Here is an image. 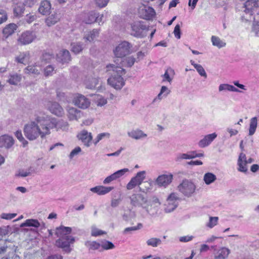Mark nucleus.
Returning a JSON list of instances; mask_svg holds the SVG:
<instances>
[{
  "label": "nucleus",
  "mask_w": 259,
  "mask_h": 259,
  "mask_svg": "<svg viewBox=\"0 0 259 259\" xmlns=\"http://www.w3.org/2000/svg\"><path fill=\"white\" fill-rule=\"evenodd\" d=\"M46 119L38 117L35 121H31L26 125L24 127V133L25 137L30 141L37 139L39 136L44 137L49 134L48 127L46 124Z\"/></svg>",
  "instance_id": "f257e3e1"
},
{
  "label": "nucleus",
  "mask_w": 259,
  "mask_h": 259,
  "mask_svg": "<svg viewBox=\"0 0 259 259\" xmlns=\"http://www.w3.org/2000/svg\"><path fill=\"white\" fill-rule=\"evenodd\" d=\"M122 66H106V72L111 76L107 80L108 84L117 90H120L125 84L122 77L126 73L125 69Z\"/></svg>",
  "instance_id": "f03ea898"
},
{
  "label": "nucleus",
  "mask_w": 259,
  "mask_h": 259,
  "mask_svg": "<svg viewBox=\"0 0 259 259\" xmlns=\"http://www.w3.org/2000/svg\"><path fill=\"white\" fill-rule=\"evenodd\" d=\"M71 231V228L68 227L61 226L56 228V235L59 237L56 241V245L67 253L71 251L70 244L74 242V238L69 235Z\"/></svg>",
  "instance_id": "7ed1b4c3"
},
{
  "label": "nucleus",
  "mask_w": 259,
  "mask_h": 259,
  "mask_svg": "<svg viewBox=\"0 0 259 259\" xmlns=\"http://www.w3.org/2000/svg\"><path fill=\"white\" fill-rule=\"evenodd\" d=\"M196 187L190 180L185 179L178 186V190L184 196L190 197L195 192Z\"/></svg>",
  "instance_id": "20e7f679"
},
{
  "label": "nucleus",
  "mask_w": 259,
  "mask_h": 259,
  "mask_svg": "<svg viewBox=\"0 0 259 259\" xmlns=\"http://www.w3.org/2000/svg\"><path fill=\"white\" fill-rule=\"evenodd\" d=\"M132 45L128 41H123L118 44L113 50L114 56L122 59L131 53Z\"/></svg>",
  "instance_id": "39448f33"
},
{
  "label": "nucleus",
  "mask_w": 259,
  "mask_h": 259,
  "mask_svg": "<svg viewBox=\"0 0 259 259\" xmlns=\"http://www.w3.org/2000/svg\"><path fill=\"white\" fill-rule=\"evenodd\" d=\"M46 124L48 127V132L50 129L56 128L57 131L62 130L63 131H66L68 130L69 125L67 122L63 120L57 121L56 119L52 118L51 120L46 119Z\"/></svg>",
  "instance_id": "423d86ee"
},
{
  "label": "nucleus",
  "mask_w": 259,
  "mask_h": 259,
  "mask_svg": "<svg viewBox=\"0 0 259 259\" xmlns=\"http://www.w3.org/2000/svg\"><path fill=\"white\" fill-rule=\"evenodd\" d=\"M257 7V0H247L244 3V12L245 14L242 16V19L250 21L251 19L253 10Z\"/></svg>",
  "instance_id": "0eeeda50"
},
{
  "label": "nucleus",
  "mask_w": 259,
  "mask_h": 259,
  "mask_svg": "<svg viewBox=\"0 0 259 259\" xmlns=\"http://www.w3.org/2000/svg\"><path fill=\"white\" fill-rule=\"evenodd\" d=\"M146 172L144 170L137 172L136 175L133 177L126 185V189L132 190L136 186L139 187L146 178Z\"/></svg>",
  "instance_id": "6e6552de"
},
{
  "label": "nucleus",
  "mask_w": 259,
  "mask_h": 259,
  "mask_svg": "<svg viewBox=\"0 0 259 259\" xmlns=\"http://www.w3.org/2000/svg\"><path fill=\"white\" fill-rule=\"evenodd\" d=\"M179 200V198L177 194L175 193H171L166 199L164 211L166 213H170L173 211L178 205Z\"/></svg>",
  "instance_id": "1a4fd4ad"
},
{
  "label": "nucleus",
  "mask_w": 259,
  "mask_h": 259,
  "mask_svg": "<svg viewBox=\"0 0 259 259\" xmlns=\"http://www.w3.org/2000/svg\"><path fill=\"white\" fill-rule=\"evenodd\" d=\"M36 36L33 31H26L19 35L17 42L19 45H26L31 43Z\"/></svg>",
  "instance_id": "9d476101"
},
{
  "label": "nucleus",
  "mask_w": 259,
  "mask_h": 259,
  "mask_svg": "<svg viewBox=\"0 0 259 259\" xmlns=\"http://www.w3.org/2000/svg\"><path fill=\"white\" fill-rule=\"evenodd\" d=\"M131 204L134 207L143 208L148 202L147 197L141 194H134L130 198Z\"/></svg>",
  "instance_id": "9b49d317"
},
{
  "label": "nucleus",
  "mask_w": 259,
  "mask_h": 259,
  "mask_svg": "<svg viewBox=\"0 0 259 259\" xmlns=\"http://www.w3.org/2000/svg\"><path fill=\"white\" fill-rule=\"evenodd\" d=\"M160 204L158 199L155 198L152 202L148 201L142 208L145 210L147 214L153 217L157 214Z\"/></svg>",
  "instance_id": "f8f14e48"
},
{
  "label": "nucleus",
  "mask_w": 259,
  "mask_h": 259,
  "mask_svg": "<svg viewBox=\"0 0 259 259\" xmlns=\"http://www.w3.org/2000/svg\"><path fill=\"white\" fill-rule=\"evenodd\" d=\"M173 180V175L171 174H163L159 176L155 180V184L159 187L166 188Z\"/></svg>",
  "instance_id": "ddd939ff"
},
{
  "label": "nucleus",
  "mask_w": 259,
  "mask_h": 259,
  "mask_svg": "<svg viewBox=\"0 0 259 259\" xmlns=\"http://www.w3.org/2000/svg\"><path fill=\"white\" fill-rule=\"evenodd\" d=\"M132 35L136 37H142L144 36L143 31L146 29V26L141 21L135 22L131 25Z\"/></svg>",
  "instance_id": "4468645a"
},
{
  "label": "nucleus",
  "mask_w": 259,
  "mask_h": 259,
  "mask_svg": "<svg viewBox=\"0 0 259 259\" xmlns=\"http://www.w3.org/2000/svg\"><path fill=\"white\" fill-rule=\"evenodd\" d=\"M46 106L52 114L57 116H62L64 114L63 108L56 102L49 101L46 104Z\"/></svg>",
  "instance_id": "2eb2a0df"
},
{
  "label": "nucleus",
  "mask_w": 259,
  "mask_h": 259,
  "mask_svg": "<svg viewBox=\"0 0 259 259\" xmlns=\"http://www.w3.org/2000/svg\"><path fill=\"white\" fill-rule=\"evenodd\" d=\"M139 14L143 19L150 20L155 15V12L152 8L143 6L139 8Z\"/></svg>",
  "instance_id": "dca6fc26"
},
{
  "label": "nucleus",
  "mask_w": 259,
  "mask_h": 259,
  "mask_svg": "<svg viewBox=\"0 0 259 259\" xmlns=\"http://www.w3.org/2000/svg\"><path fill=\"white\" fill-rule=\"evenodd\" d=\"M73 103L76 106L82 109H86L90 105V100L83 95L80 94L74 98Z\"/></svg>",
  "instance_id": "f3484780"
},
{
  "label": "nucleus",
  "mask_w": 259,
  "mask_h": 259,
  "mask_svg": "<svg viewBox=\"0 0 259 259\" xmlns=\"http://www.w3.org/2000/svg\"><path fill=\"white\" fill-rule=\"evenodd\" d=\"M77 137L87 147L90 146L91 142L93 139L92 133L88 132L86 130L81 131L78 134Z\"/></svg>",
  "instance_id": "a211bd4d"
},
{
  "label": "nucleus",
  "mask_w": 259,
  "mask_h": 259,
  "mask_svg": "<svg viewBox=\"0 0 259 259\" xmlns=\"http://www.w3.org/2000/svg\"><path fill=\"white\" fill-rule=\"evenodd\" d=\"M57 61L62 64L68 63L71 61V56L69 52L65 49L61 50L57 55Z\"/></svg>",
  "instance_id": "6ab92c4d"
},
{
  "label": "nucleus",
  "mask_w": 259,
  "mask_h": 259,
  "mask_svg": "<svg viewBox=\"0 0 259 259\" xmlns=\"http://www.w3.org/2000/svg\"><path fill=\"white\" fill-rule=\"evenodd\" d=\"M14 144V140L12 137L4 135L0 137V147H5L7 149L11 148Z\"/></svg>",
  "instance_id": "aec40b11"
},
{
  "label": "nucleus",
  "mask_w": 259,
  "mask_h": 259,
  "mask_svg": "<svg viewBox=\"0 0 259 259\" xmlns=\"http://www.w3.org/2000/svg\"><path fill=\"white\" fill-rule=\"evenodd\" d=\"M45 19V23L48 27H51L58 23L60 19V16L56 12L50 13Z\"/></svg>",
  "instance_id": "412c9836"
},
{
  "label": "nucleus",
  "mask_w": 259,
  "mask_h": 259,
  "mask_svg": "<svg viewBox=\"0 0 259 259\" xmlns=\"http://www.w3.org/2000/svg\"><path fill=\"white\" fill-rule=\"evenodd\" d=\"M52 6L50 1L44 0L40 2L38 8V12L42 15H47L51 12Z\"/></svg>",
  "instance_id": "4be33fe9"
},
{
  "label": "nucleus",
  "mask_w": 259,
  "mask_h": 259,
  "mask_svg": "<svg viewBox=\"0 0 259 259\" xmlns=\"http://www.w3.org/2000/svg\"><path fill=\"white\" fill-rule=\"evenodd\" d=\"M113 187H105L104 186H97L95 187L91 188L90 191L94 193H96L99 195H105L113 189Z\"/></svg>",
  "instance_id": "5701e85b"
},
{
  "label": "nucleus",
  "mask_w": 259,
  "mask_h": 259,
  "mask_svg": "<svg viewBox=\"0 0 259 259\" xmlns=\"http://www.w3.org/2000/svg\"><path fill=\"white\" fill-rule=\"evenodd\" d=\"M217 135L214 133L206 135L198 142V146L200 148H204L208 146L217 137Z\"/></svg>",
  "instance_id": "b1692460"
},
{
  "label": "nucleus",
  "mask_w": 259,
  "mask_h": 259,
  "mask_svg": "<svg viewBox=\"0 0 259 259\" xmlns=\"http://www.w3.org/2000/svg\"><path fill=\"white\" fill-rule=\"evenodd\" d=\"M230 253L231 250L230 249L226 247H222L214 253V258L227 259Z\"/></svg>",
  "instance_id": "393cba45"
},
{
  "label": "nucleus",
  "mask_w": 259,
  "mask_h": 259,
  "mask_svg": "<svg viewBox=\"0 0 259 259\" xmlns=\"http://www.w3.org/2000/svg\"><path fill=\"white\" fill-rule=\"evenodd\" d=\"M128 136L133 139L139 140L147 137L142 130L139 129L132 130L127 133Z\"/></svg>",
  "instance_id": "a878e982"
},
{
  "label": "nucleus",
  "mask_w": 259,
  "mask_h": 259,
  "mask_svg": "<svg viewBox=\"0 0 259 259\" xmlns=\"http://www.w3.org/2000/svg\"><path fill=\"white\" fill-rule=\"evenodd\" d=\"M17 28V26L14 23H10L6 25L3 30L4 36L6 38L8 37L14 33Z\"/></svg>",
  "instance_id": "bb28decb"
},
{
  "label": "nucleus",
  "mask_w": 259,
  "mask_h": 259,
  "mask_svg": "<svg viewBox=\"0 0 259 259\" xmlns=\"http://www.w3.org/2000/svg\"><path fill=\"white\" fill-rule=\"evenodd\" d=\"M68 117L70 120H77L80 117V112L74 107L68 109Z\"/></svg>",
  "instance_id": "cd10ccee"
},
{
  "label": "nucleus",
  "mask_w": 259,
  "mask_h": 259,
  "mask_svg": "<svg viewBox=\"0 0 259 259\" xmlns=\"http://www.w3.org/2000/svg\"><path fill=\"white\" fill-rule=\"evenodd\" d=\"M175 74V72L174 69L171 68L170 67L168 68L163 75H162V81H167L169 83L172 81L174 76Z\"/></svg>",
  "instance_id": "c85d7f7f"
},
{
  "label": "nucleus",
  "mask_w": 259,
  "mask_h": 259,
  "mask_svg": "<svg viewBox=\"0 0 259 259\" xmlns=\"http://www.w3.org/2000/svg\"><path fill=\"white\" fill-rule=\"evenodd\" d=\"M85 48V45L81 42H75L71 44V51L75 54L80 53Z\"/></svg>",
  "instance_id": "c756f323"
},
{
  "label": "nucleus",
  "mask_w": 259,
  "mask_h": 259,
  "mask_svg": "<svg viewBox=\"0 0 259 259\" xmlns=\"http://www.w3.org/2000/svg\"><path fill=\"white\" fill-rule=\"evenodd\" d=\"M99 34V30L97 29H94L92 31L89 32L87 34H86L83 38L86 41L92 42L96 39L97 37H98Z\"/></svg>",
  "instance_id": "7c9ffc66"
},
{
  "label": "nucleus",
  "mask_w": 259,
  "mask_h": 259,
  "mask_svg": "<svg viewBox=\"0 0 259 259\" xmlns=\"http://www.w3.org/2000/svg\"><path fill=\"white\" fill-rule=\"evenodd\" d=\"M97 13L95 11H91L87 14H84L83 21L86 24H92L95 22L96 17Z\"/></svg>",
  "instance_id": "2f4dec72"
},
{
  "label": "nucleus",
  "mask_w": 259,
  "mask_h": 259,
  "mask_svg": "<svg viewBox=\"0 0 259 259\" xmlns=\"http://www.w3.org/2000/svg\"><path fill=\"white\" fill-rule=\"evenodd\" d=\"M29 57L30 55L28 52H23L20 53L19 56L16 58V60L18 63L25 64L28 63Z\"/></svg>",
  "instance_id": "473e14b6"
},
{
  "label": "nucleus",
  "mask_w": 259,
  "mask_h": 259,
  "mask_svg": "<svg viewBox=\"0 0 259 259\" xmlns=\"http://www.w3.org/2000/svg\"><path fill=\"white\" fill-rule=\"evenodd\" d=\"M40 223L37 220L35 219H27L20 225L21 227H33L34 228H38L40 226Z\"/></svg>",
  "instance_id": "72a5a7b5"
},
{
  "label": "nucleus",
  "mask_w": 259,
  "mask_h": 259,
  "mask_svg": "<svg viewBox=\"0 0 259 259\" xmlns=\"http://www.w3.org/2000/svg\"><path fill=\"white\" fill-rule=\"evenodd\" d=\"M170 92V91L166 86H162L159 93L153 102H156L157 100H161L163 98L166 97Z\"/></svg>",
  "instance_id": "f704fd0d"
},
{
  "label": "nucleus",
  "mask_w": 259,
  "mask_h": 259,
  "mask_svg": "<svg viewBox=\"0 0 259 259\" xmlns=\"http://www.w3.org/2000/svg\"><path fill=\"white\" fill-rule=\"evenodd\" d=\"M225 91L241 92V91L234 87L233 85L227 83L221 84L219 87V91L221 92Z\"/></svg>",
  "instance_id": "c9c22d12"
},
{
  "label": "nucleus",
  "mask_w": 259,
  "mask_h": 259,
  "mask_svg": "<svg viewBox=\"0 0 259 259\" xmlns=\"http://www.w3.org/2000/svg\"><path fill=\"white\" fill-rule=\"evenodd\" d=\"M153 188V183L151 181H145L143 182L142 187H139V190L144 193H148L150 192Z\"/></svg>",
  "instance_id": "e433bc0d"
},
{
  "label": "nucleus",
  "mask_w": 259,
  "mask_h": 259,
  "mask_svg": "<svg viewBox=\"0 0 259 259\" xmlns=\"http://www.w3.org/2000/svg\"><path fill=\"white\" fill-rule=\"evenodd\" d=\"M24 3H18L15 4L13 11L15 16H19L21 15L24 11L25 7Z\"/></svg>",
  "instance_id": "4c0bfd02"
},
{
  "label": "nucleus",
  "mask_w": 259,
  "mask_h": 259,
  "mask_svg": "<svg viewBox=\"0 0 259 259\" xmlns=\"http://www.w3.org/2000/svg\"><path fill=\"white\" fill-rule=\"evenodd\" d=\"M217 180V177L211 172H207L204 174L203 180L206 185H210Z\"/></svg>",
  "instance_id": "58836bf2"
},
{
  "label": "nucleus",
  "mask_w": 259,
  "mask_h": 259,
  "mask_svg": "<svg viewBox=\"0 0 259 259\" xmlns=\"http://www.w3.org/2000/svg\"><path fill=\"white\" fill-rule=\"evenodd\" d=\"M211 40L212 45L219 48L225 47L226 42L221 40L218 36L212 35L211 37Z\"/></svg>",
  "instance_id": "ea45409f"
},
{
  "label": "nucleus",
  "mask_w": 259,
  "mask_h": 259,
  "mask_svg": "<svg viewBox=\"0 0 259 259\" xmlns=\"http://www.w3.org/2000/svg\"><path fill=\"white\" fill-rule=\"evenodd\" d=\"M257 117H254L251 118L249 124V135L252 136L254 134L257 127Z\"/></svg>",
  "instance_id": "a19ab883"
},
{
  "label": "nucleus",
  "mask_w": 259,
  "mask_h": 259,
  "mask_svg": "<svg viewBox=\"0 0 259 259\" xmlns=\"http://www.w3.org/2000/svg\"><path fill=\"white\" fill-rule=\"evenodd\" d=\"M54 59V56L48 53H44L40 57L41 62L42 64L50 63Z\"/></svg>",
  "instance_id": "79ce46f5"
},
{
  "label": "nucleus",
  "mask_w": 259,
  "mask_h": 259,
  "mask_svg": "<svg viewBox=\"0 0 259 259\" xmlns=\"http://www.w3.org/2000/svg\"><path fill=\"white\" fill-rule=\"evenodd\" d=\"M85 245L90 250L99 249L101 250L100 243L96 241H88L85 243Z\"/></svg>",
  "instance_id": "37998d69"
},
{
  "label": "nucleus",
  "mask_w": 259,
  "mask_h": 259,
  "mask_svg": "<svg viewBox=\"0 0 259 259\" xmlns=\"http://www.w3.org/2000/svg\"><path fill=\"white\" fill-rule=\"evenodd\" d=\"M161 242V239L157 238H151L146 241L147 244L148 246H151L153 247H156L160 245Z\"/></svg>",
  "instance_id": "c03bdc74"
},
{
  "label": "nucleus",
  "mask_w": 259,
  "mask_h": 259,
  "mask_svg": "<svg viewBox=\"0 0 259 259\" xmlns=\"http://www.w3.org/2000/svg\"><path fill=\"white\" fill-rule=\"evenodd\" d=\"M252 30L257 35H259V13H257L254 18L252 24Z\"/></svg>",
  "instance_id": "a18cd8bd"
},
{
  "label": "nucleus",
  "mask_w": 259,
  "mask_h": 259,
  "mask_svg": "<svg viewBox=\"0 0 259 259\" xmlns=\"http://www.w3.org/2000/svg\"><path fill=\"white\" fill-rule=\"evenodd\" d=\"M101 245V250L103 249L108 250L110 249H113L115 247L114 245L109 241L104 240L102 241L100 243Z\"/></svg>",
  "instance_id": "49530a36"
},
{
  "label": "nucleus",
  "mask_w": 259,
  "mask_h": 259,
  "mask_svg": "<svg viewBox=\"0 0 259 259\" xmlns=\"http://www.w3.org/2000/svg\"><path fill=\"white\" fill-rule=\"evenodd\" d=\"M21 76L17 74L10 75L9 79V82L11 84L16 85L21 80Z\"/></svg>",
  "instance_id": "de8ad7c7"
},
{
  "label": "nucleus",
  "mask_w": 259,
  "mask_h": 259,
  "mask_svg": "<svg viewBox=\"0 0 259 259\" xmlns=\"http://www.w3.org/2000/svg\"><path fill=\"white\" fill-rule=\"evenodd\" d=\"M237 165L238 166L237 169L239 171L243 173H246L247 172V162L237 161Z\"/></svg>",
  "instance_id": "09e8293b"
},
{
  "label": "nucleus",
  "mask_w": 259,
  "mask_h": 259,
  "mask_svg": "<svg viewBox=\"0 0 259 259\" xmlns=\"http://www.w3.org/2000/svg\"><path fill=\"white\" fill-rule=\"evenodd\" d=\"M17 138L22 143L23 147H25L28 144V142L24 138L21 131H17L15 133Z\"/></svg>",
  "instance_id": "8fccbe9b"
},
{
  "label": "nucleus",
  "mask_w": 259,
  "mask_h": 259,
  "mask_svg": "<svg viewBox=\"0 0 259 259\" xmlns=\"http://www.w3.org/2000/svg\"><path fill=\"white\" fill-rule=\"evenodd\" d=\"M218 220L219 218L217 217H210L209 222L206 226L210 228H212L217 225Z\"/></svg>",
  "instance_id": "3c124183"
},
{
  "label": "nucleus",
  "mask_w": 259,
  "mask_h": 259,
  "mask_svg": "<svg viewBox=\"0 0 259 259\" xmlns=\"http://www.w3.org/2000/svg\"><path fill=\"white\" fill-rule=\"evenodd\" d=\"M37 66H27L26 68L25 69V72L26 73L30 74H38L39 71L35 68V67ZM38 67H40V66H38Z\"/></svg>",
  "instance_id": "603ef678"
},
{
  "label": "nucleus",
  "mask_w": 259,
  "mask_h": 259,
  "mask_svg": "<svg viewBox=\"0 0 259 259\" xmlns=\"http://www.w3.org/2000/svg\"><path fill=\"white\" fill-rule=\"evenodd\" d=\"M110 134L108 133H103L98 135L97 138L95 140L94 144H97L100 141L105 138H109L110 137Z\"/></svg>",
  "instance_id": "864d4df0"
},
{
  "label": "nucleus",
  "mask_w": 259,
  "mask_h": 259,
  "mask_svg": "<svg viewBox=\"0 0 259 259\" xmlns=\"http://www.w3.org/2000/svg\"><path fill=\"white\" fill-rule=\"evenodd\" d=\"M192 159V157L190 156L189 152L187 153H180L179 154L177 158V161H181L182 159Z\"/></svg>",
  "instance_id": "5fc2aeb1"
},
{
  "label": "nucleus",
  "mask_w": 259,
  "mask_h": 259,
  "mask_svg": "<svg viewBox=\"0 0 259 259\" xmlns=\"http://www.w3.org/2000/svg\"><path fill=\"white\" fill-rule=\"evenodd\" d=\"M31 175V172L28 170H24L23 169L19 170L15 174L16 177H26Z\"/></svg>",
  "instance_id": "6e6d98bb"
},
{
  "label": "nucleus",
  "mask_w": 259,
  "mask_h": 259,
  "mask_svg": "<svg viewBox=\"0 0 259 259\" xmlns=\"http://www.w3.org/2000/svg\"><path fill=\"white\" fill-rule=\"evenodd\" d=\"M143 227V225L141 223H139L137 226L128 227L124 229V233L127 234L130 232L136 231L141 229Z\"/></svg>",
  "instance_id": "4d7b16f0"
},
{
  "label": "nucleus",
  "mask_w": 259,
  "mask_h": 259,
  "mask_svg": "<svg viewBox=\"0 0 259 259\" xmlns=\"http://www.w3.org/2000/svg\"><path fill=\"white\" fill-rule=\"evenodd\" d=\"M105 232L99 230L95 227H92L91 235L93 236H98L103 234H105Z\"/></svg>",
  "instance_id": "13d9d810"
},
{
  "label": "nucleus",
  "mask_w": 259,
  "mask_h": 259,
  "mask_svg": "<svg viewBox=\"0 0 259 259\" xmlns=\"http://www.w3.org/2000/svg\"><path fill=\"white\" fill-rule=\"evenodd\" d=\"M117 177L115 175V174L114 172L113 174H111V175L108 176L107 178H106L104 181L103 184H108L110 183L111 182L116 180Z\"/></svg>",
  "instance_id": "bf43d9fd"
},
{
  "label": "nucleus",
  "mask_w": 259,
  "mask_h": 259,
  "mask_svg": "<svg viewBox=\"0 0 259 259\" xmlns=\"http://www.w3.org/2000/svg\"><path fill=\"white\" fill-rule=\"evenodd\" d=\"M130 170L128 168H125L118 170L115 171L114 173L115 174L117 179H118L121 178L122 176L125 175L126 173L128 172Z\"/></svg>",
  "instance_id": "052dcab7"
},
{
  "label": "nucleus",
  "mask_w": 259,
  "mask_h": 259,
  "mask_svg": "<svg viewBox=\"0 0 259 259\" xmlns=\"http://www.w3.org/2000/svg\"><path fill=\"white\" fill-rule=\"evenodd\" d=\"M195 68L196 69L198 73L201 76L204 77L205 78L207 77L206 73L204 69L202 67V66H194Z\"/></svg>",
  "instance_id": "680f3d73"
},
{
  "label": "nucleus",
  "mask_w": 259,
  "mask_h": 259,
  "mask_svg": "<svg viewBox=\"0 0 259 259\" xmlns=\"http://www.w3.org/2000/svg\"><path fill=\"white\" fill-rule=\"evenodd\" d=\"M8 16L7 12L3 9H0V24L7 21Z\"/></svg>",
  "instance_id": "e2e57ef3"
},
{
  "label": "nucleus",
  "mask_w": 259,
  "mask_h": 259,
  "mask_svg": "<svg viewBox=\"0 0 259 259\" xmlns=\"http://www.w3.org/2000/svg\"><path fill=\"white\" fill-rule=\"evenodd\" d=\"M174 33L175 35V36L178 38L180 39L181 38V30H180V25L179 24L176 25V26L175 27Z\"/></svg>",
  "instance_id": "0e129e2a"
},
{
  "label": "nucleus",
  "mask_w": 259,
  "mask_h": 259,
  "mask_svg": "<svg viewBox=\"0 0 259 259\" xmlns=\"http://www.w3.org/2000/svg\"><path fill=\"white\" fill-rule=\"evenodd\" d=\"M81 148L79 147H75L69 154V158H73L75 156L77 155L79 152H81Z\"/></svg>",
  "instance_id": "69168bd1"
},
{
  "label": "nucleus",
  "mask_w": 259,
  "mask_h": 259,
  "mask_svg": "<svg viewBox=\"0 0 259 259\" xmlns=\"http://www.w3.org/2000/svg\"><path fill=\"white\" fill-rule=\"evenodd\" d=\"M95 3H96V4L97 5V6L100 8H103V7H105L108 2H109V0H94Z\"/></svg>",
  "instance_id": "338daca9"
},
{
  "label": "nucleus",
  "mask_w": 259,
  "mask_h": 259,
  "mask_svg": "<svg viewBox=\"0 0 259 259\" xmlns=\"http://www.w3.org/2000/svg\"><path fill=\"white\" fill-rule=\"evenodd\" d=\"M17 215L16 213H3L1 214V218L5 220H11Z\"/></svg>",
  "instance_id": "774afa93"
}]
</instances>
